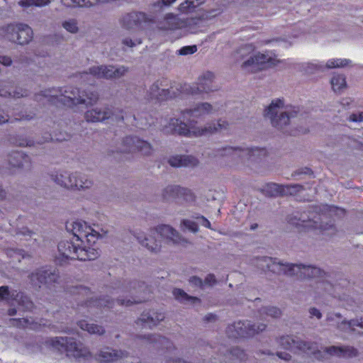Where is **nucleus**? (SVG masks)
Segmentation results:
<instances>
[{
	"label": "nucleus",
	"instance_id": "f257e3e1",
	"mask_svg": "<svg viewBox=\"0 0 363 363\" xmlns=\"http://www.w3.org/2000/svg\"><path fill=\"white\" fill-rule=\"evenodd\" d=\"M217 106H213L208 103L196 104L194 108L182 111V118L186 123L178 118H170L167 124L164 125L163 131L167 134H178L185 137H199L227 129L228 123L219 120L216 123L209 124L203 128L196 125L198 120L206 116L216 114Z\"/></svg>",
	"mask_w": 363,
	"mask_h": 363
},
{
	"label": "nucleus",
	"instance_id": "f03ea898",
	"mask_svg": "<svg viewBox=\"0 0 363 363\" xmlns=\"http://www.w3.org/2000/svg\"><path fill=\"white\" fill-rule=\"evenodd\" d=\"M260 262L259 267L262 269L265 268L274 272L284 273L289 276H296L300 279H318L316 284L318 289H323L328 291L333 296H336L333 293L330 291L333 286L323 279V277L325 275V272L321 271L320 268L310 266L295 264L289 263L277 262L271 257H264L259 259Z\"/></svg>",
	"mask_w": 363,
	"mask_h": 363
},
{
	"label": "nucleus",
	"instance_id": "7ed1b4c3",
	"mask_svg": "<svg viewBox=\"0 0 363 363\" xmlns=\"http://www.w3.org/2000/svg\"><path fill=\"white\" fill-rule=\"evenodd\" d=\"M41 96L45 101L50 104L57 105L60 103L68 106L82 104H92L98 99L96 93L82 94L78 89L73 86H67L64 90L45 91Z\"/></svg>",
	"mask_w": 363,
	"mask_h": 363
},
{
	"label": "nucleus",
	"instance_id": "20e7f679",
	"mask_svg": "<svg viewBox=\"0 0 363 363\" xmlns=\"http://www.w3.org/2000/svg\"><path fill=\"white\" fill-rule=\"evenodd\" d=\"M281 346L286 350H292L298 348L303 350H308V352L314 354L315 357L320 359L328 358L329 356L336 355L340 357H352L357 354V350L352 347H335L324 348L323 351L315 352L308 343L295 340L291 336L281 337L279 340Z\"/></svg>",
	"mask_w": 363,
	"mask_h": 363
},
{
	"label": "nucleus",
	"instance_id": "39448f33",
	"mask_svg": "<svg viewBox=\"0 0 363 363\" xmlns=\"http://www.w3.org/2000/svg\"><path fill=\"white\" fill-rule=\"evenodd\" d=\"M345 215L344 209L338 208L337 206L323 205L320 207L319 220L320 223H318V220H315V216H312L308 218V220H305V216L302 215L301 218H297L296 216L290 218L289 223L291 225L297 227L309 228H314L320 229L323 235H330L335 230L333 224L323 223V220L328 217H341Z\"/></svg>",
	"mask_w": 363,
	"mask_h": 363
},
{
	"label": "nucleus",
	"instance_id": "423d86ee",
	"mask_svg": "<svg viewBox=\"0 0 363 363\" xmlns=\"http://www.w3.org/2000/svg\"><path fill=\"white\" fill-rule=\"evenodd\" d=\"M298 108L289 106H284L281 99L273 100L264 111V116L271 121L272 125L277 129L286 133L294 134L287 130V126L293 123L297 116Z\"/></svg>",
	"mask_w": 363,
	"mask_h": 363
},
{
	"label": "nucleus",
	"instance_id": "0eeeda50",
	"mask_svg": "<svg viewBox=\"0 0 363 363\" xmlns=\"http://www.w3.org/2000/svg\"><path fill=\"white\" fill-rule=\"evenodd\" d=\"M155 235H160L161 238L167 242L177 243L180 240L179 233L168 225H161L150 230V235L147 237L141 232H135L134 236L138 242L151 252H157L160 250L161 240H157Z\"/></svg>",
	"mask_w": 363,
	"mask_h": 363
},
{
	"label": "nucleus",
	"instance_id": "6e6552de",
	"mask_svg": "<svg viewBox=\"0 0 363 363\" xmlns=\"http://www.w3.org/2000/svg\"><path fill=\"white\" fill-rule=\"evenodd\" d=\"M267 150L264 148L226 147L219 149L216 156L226 157L230 162L248 163L257 162L265 157Z\"/></svg>",
	"mask_w": 363,
	"mask_h": 363
},
{
	"label": "nucleus",
	"instance_id": "1a4fd4ad",
	"mask_svg": "<svg viewBox=\"0 0 363 363\" xmlns=\"http://www.w3.org/2000/svg\"><path fill=\"white\" fill-rule=\"evenodd\" d=\"M53 348L72 357L79 363H85L91 358V353L82 344H78L72 337H56L50 340Z\"/></svg>",
	"mask_w": 363,
	"mask_h": 363
},
{
	"label": "nucleus",
	"instance_id": "9d476101",
	"mask_svg": "<svg viewBox=\"0 0 363 363\" xmlns=\"http://www.w3.org/2000/svg\"><path fill=\"white\" fill-rule=\"evenodd\" d=\"M58 250L60 254L67 258L71 259L79 260H92L99 256L97 250L91 247H79L72 241H61L58 245Z\"/></svg>",
	"mask_w": 363,
	"mask_h": 363
},
{
	"label": "nucleus",
	"instance_id": "9b49d317",
	"mask_svg": "<svg viewBox=\"0 0 363 363\" xmlns=\"http://www.w3.org/2000/svg\"><path fill=\"white\" fill-rule=\"evenodd\" d=\"M70 294L73 296V298L77 302L78 305H79V303L82 306L84 304L85 306L89 308V311L91 310L92 307L111 308L113 305V301H111L108 298H100L99 300L93 299L91 291L88 288L82 286L72 287L70 289Z\"/></svg>",
	"mask_w": 363,
	"mask_h": 363
},
{
	"label": "nucleus",
	"instance_id": "f8f14e48",
	"mask_svg": "<svg viewBox=\"0 0 363 363\" xmlns=\"http://www.w3.org/2000/svg\"><path fill=\"white\" fill-rule=\"evenodd\" d=\"M52 177L55 183L67 189L89 188L91 184V181L88 179L86 175L79 173L70 174L66 171H61Z\"/></svg>",
	"mask_w": 363,
	"mask_h": 363
},
{
	"label": "nucleus",
	"instance_id": "ddd939ff",
	"mask_svg": "<svg viewBox=\"0 0 363 363\" xmlns=\"http://www.w3.org/2000/svg\"><path fill=\"white\" fill-rule=\"evenodd\" d=\"M266 325L260 323L257 325L251 324L248 320L238 321L227 328L226 333L229 337L238 338L252 336L265 329Z\"/></svg>",
	"mask_w": 363,
	"mask_h": 363
},
{
	"label": "nucleus",
	"instance_id": "4468645a",
	"mask_svg": "<svg viewBox=\"0 0 363 363\" xmlns=\"http://www.w3.org/2000/svg\"><path fill=\"white\" fill-rule=\"evenodd\" d=\"M352 65V61L345 58L330 59L325 64L323 62L313 61L303 62L298 65V69L306 74H312L316 71H323L325 67L328 69L341 68Z\"/></svg>",
	"mask_w": 363,
	"mask_h": 363
},
{
	"label": "nucleus",
	"instance_id": "2eb2a0df",
	"mask_svg": "<svg viewBox=\"0 0 363 363\" xmlns=\"http://www.w3.org/2000/svg\"><path fill=\"white\" fill-rule=\"evenodd\" d=\"M6 37L10 41L23 45L31 40L33 38V30L31 28L26 24H11L6 28Z\"/></svg>",
	"mask_w": 363,
	"mask_h": 363
},
{
	"label": "nucleus",
	"instance_id": "dca6fc26",
	"mask_svg": "<svg viewBox=\"0 0 363 363\" xmlns=\"http://www.w3.org/2000/svg\"><path fill=\"white\" fill-rule=\"evenodd\" d=\"M72 230L77 241L84 242L86 240L89 245L95 243L99 236L97 231L83 220L74 221L72 223Z\"/></svg>",
	"mask_w": 363,
	"mask_h": 363
},
{
	"label": "nucleus",
	"instance_id": "f3484780",
	"mask_svg": "<svg viewBox=\"0 0 363 363\" xmlns=\"http://www.w3.org/2000/svg\"><path fill=\"white\" fill-rule=\"evenodd\" d=\"M274 60L269 55V52L257 53L250 56L245 60L241 67L242 69L247 72H255L262 69L267 66L274 65Z\"/></svg>",
	"mask_w": 363,
	"mask_h": 363
},
{
	"label": "nucleus",
	"instance_id": "a211bd4d",
	"mask_svg": "<svg viewBox=\"0 0 363 363\" xmlns=\"http://www.w3.org/2000/svg\"><path fill=\"white\" fill-rule=\"evenodd\" d=\"M128 69L124 66L115 67L113 66H96L90 68V74L97 79L119 78L125 74Z\"/></svg>",
	"mask_w": 363,
	"mask_h": 363
},
{
	"label": "nucleus",
	"instance_id": "6ab92c4d",
	"mask_svg": "<svg viewBox=\"0 0 363 363\" xmlns=\"http://www.w3.org/2000/svg\"><path fill=\"white\" fill-rule=\"evenodd\" d=\"M121 152H140L143 155H149L152 152V146L145 140L137 137H126L123 140Z\"/></svg>",
	"mask_w": 363,
	"mask_h": 363
},
{
	"label": "nucleus",
	"instance_id": "aec40b11",
	"mask_svg": "<svg viewBox=\"0 0 363 363\" xmlns=\"http://www.w3.org/2000/svg\"><path fill=\"white\" fill-rule=\"evenodd\" d=\"M150 21L149 18L142 12H132L124 15L121 20L122 26L127 30L143 28V24Z\"/></svg>",
	"mask_w": 363,
	"mask_h": 363
},
{
	"label": "nucleus",
	"instance_id": "412c9836",
	"mask_svg": "<svg viewBox=\"0 0 363 363\" xmlns=\"http://www.w3.org/2000/svg\"><path fill=\"white\" fill-rule=\"evenodd\" d=\"M10 298L15 300L18 305L22 306L26 310H30L33 308V303L23 293L16 291H10L6 286H0V300Z\"/></svg>",
	"mask_w": 363,
	"mask_h": 363
},
{
	"label": "nucleus",
	"instance_id": "4be33fe9",
	"mask_svg": "<svg viewBox=\"0 0 363 363\" xmlns=\"http://www.w3.org/2000/svg\"><path fill=\"white\" fill-rule=\"evenodd\" d=\"M57 275L50 270L43 269L33 272L30 276L31 284L35 286L41 287L43 284H50L55 281Z\"/></svg>",
	"mask_w": 363,
	"mask_h": 363
},
{
	"label": "nucleus",
	"instance_id": "5701e85b",
	"mask_svg": "<svg viewBox=\"0 0 363 363\" xmlns=\"http://www.w3.org/2000/svg\"><path fill=\"white\" fill-rule=\"evenodd\" d=\"M168 162L174 167H194L198 164L199 161L191 155H176L170 157Z\"/></svg>",
	"mask_w": 363,
	"mask_h": 363
},
{
	"label": "nucleus",
	"instance_id": "b1692460",
	"mask_svg": "<svg viewBox=\"0 0 363 363\" xmlns=\"http://www.w3.org/2000/svg\"><path fill=\"white\" fill-rule=\"evenodd\" d=\"M214 75L211 72L203 73L198 79L196 90L191 88V94H196L201 92H208L214 90L213 86Z\"/></svg>",
	"mask_w": 363,
	"mask_h": 363
},
{
	"label": "nucleus",
	"instance_id": "393cba45",
	"mask_svg": "<svg viewBox=\"0 0 363 363\" xmlns=\"http://www.w3.org/2000/svg\"><path fill=\"white\" fill-rule=\"evenodd\" d=\"M186 23L182 21L177 16L168 13L159 24L160 29L164 30H174L184 28Z\"/></svg>",
	"mask_w": 363,
	"mask_h": 363
},
{
	"label": "nucleus",
	"instance_id": "a878e982",
	"mask_svg": "<svg viewBox=\"0 0 363 363\" xmlns=\"http://www.w3.org/2000/svg\"><path fill=\"white\" fill-rule=\"evenodd\" d=\"M111 111L107 108H95L89 110L85 113V118L89 122H101L106 119L112 118Z\"/></svg>",
	"mask_w": 363,
	"mask_h": 363
},
{
	"label": "nucleus",
	"instance_id": "bb28decb",
	"mask_svg": "<svg viewBox=\"0 0 363 363\" xmlns=\"http://www.w3.org/2000/svg\"><path fill=\"white\" fill-rule=\"evenodd\" d=\"M126 356L127 353L125 352L116 351L110 347H106L101 350L98 359L99 361L104 362H113Z\"/></svg>",
	"mask_w": 363,
	"mask_h": 363
},
{
	"label": "nucleus",
	"instance_id": "cd10ccee",
	"mask_svg": "<svg viewBox=\"0 0 363 363\" xmlns=\"http://www.w3.org/2000/svg\"><path fill=\"white\" fill-rule=\"evenodd\" d=\"M165 197H179L186 196L184 199L188 200V196L191 197L190 190L177 185L168 186L164 190Z\"/></svg>",
	"mask_w": 363,
	"mask_h": 363
},
{
	"label": "nucleus",
	"instance_id": "c85d7f7f",
	"mask_svg": "<svg viewBox=\"0 0 363 363\" xmlns=\"http://www.w3.org/2000/svg\"><path fill=\"white\" fill-rule=\"evenodd\" d=\"M160 84L158 81L151 86L148 91V97L150 99L164 100L168 97L169 90L166 89H160Z\"/></svg>",
	"mask_w": 363,
	"mask_h": 363
},
{
	"label": "nucleus",
	"instance_id": "c756f323",
	"mask_svg": "<svg viewBox=\"0 0 363 363\" xmlns=\"http://www.w3.org/2000/svg\"><path fill=\"white\" fill-rule=\"evenodd\" d=\"M29 162V157L21 152H14L9 156V163L13 167H24Z\"/></svg>",
	"mask_w": 363,
	"mask_h": 363
},
{
	"label": "nucleus",
	"instance_id": "7c9ffc66",
	"mask_svg": "<svg viewBox=\"0 0 363 363\" xmlns=\"http://www.w3.org/2000/svg\"><path fill=\"white\" fill-rule=\"evenodd\" d=\"M333 90L335 93H340L347 86L346 78L344 74H333L330 79Z\"/></svg>",
	"mask_w": 363,
	"mask_h": 363
},
{
	"label": "nucleus",
	"instance_id": "2f4dec72",
	"mask_svg": "<svg viewBox=\"0 0 363 363\" xmlns=\"http://www.w3.org/2000/svg\"><path fill=\"white\" fill-rule=\"evenodd\" d=\"M164 318V315L162 313H143L141 315V321L143 322L145 325L149 326V328H152V326L156 325L160 321L163 320Z\"/></svg>",
	"mask_w": 363,
	"mask_h": 363
},
{
	"label": "nucleus",
	"instance_id": "473e14b6",
	"mask_svg": "<svg viewBox=\"0 0 363 363\" xmlns=\"http://www.w3.org/2000/svg\"><path fill=\"white\" fill-rule=\"evenodd\" d=\"M79 328L85 331H87L90 334H103L104 330L100 325L90 323L86 320H80L78 323Z\"/></svg>",
	"mask_w": 363,
	"mask_h": 363
},
{
	"label": "nucleus",
	"instance_id": "72a5a7b5",
	"mask_svg": "<svg viewBox=\"0 0 363 363\" xmlns=\"http://www.w3.org/2000/svg\"><path fill=\"white\" fill-rule=\"evenodd\" d=\"M13 87L8 86L6 89L0 88V96H12L13 98H20L27 96V91L21 88H16L15 90H12Z\"/></svg>",
	"mask_w": 363,
	"mask_h": 363
},
{
	"label": "nucleus",
	"instance_id": "f704fd0d",
	"mask_svg": "<svg viewBox=\"0 0 363 363\" xmlns=\"http://www.w3.org/2000/svg\"><path fill=\"white\" fill-rule=\"evenodd\" d=\"M204 1L205 0H186L179 6L178 9L181 13H189Z\"/></svg>",
	"mask_w": 363,
	"mask_h": 363
},
{
	"label": "nucleus",
	"instance_id": "c9c22d12",
	"mask_svg": "<svg viewBox=\"0 0 363 363\" xmlns=\"http://www.w3.org/2000/svg\"><path fill=\"white\" fill-rule=\"evenodd\" d=\"M51 0H20L18 4L23 8L43 7L50 4Z\"/></svg>",
	"mask_w": 363,
	"mask_h": 363
},
{
	"label": "nucleus",
	"instance_id": "e433bc0d",
	"mask_svg": "<svg viewBox=\"0 0 363 363\" xmlns=\"http://www.w3.org/2000/svg\"><path fill=\"white\" fill-rule=\"evenodd\" d=\"M149 342L151 343H155L159 347L162 349H170L172 343L164 337L160 335H151L149 337Z\"/></svg>",
	"mask_w": 363,
	"mask_h": 363
},
{
	"label": "nucleus",
	"instance_id": "4c0bfd02",
	"mask_svg": "<svg viewBox=\"0 0 363 363\" xmlns=\"http://www.w3.org/2000/svg\"><path fill=\"white\" fill-rule=\"evenodd\" d=\"M254 50L252 45L247 44L241 47L235 54V58L237 62L245 60V58L250 55Z\"/></svg>",
	"mask_w": 363,
	"mask_h": 363
},
{
	"label": "nucleus",
	"instance_id": "58836bf2",
	"mask_svg": "<svg viewBox=\"0 0 363 363\" xmlns=\"http://www.w3.org/2000/svg\"><path fill=\"white\" fill-rule=\"evenodd\" d=\"M173 294L176 299L184 302V301H192L195 303L199 301V299L196 297L189 296L187 294H186L183 290L179 289H175L173 291Z\"/></svg>",
	"mask_w": 363,
	"mask_h": 363
},
{
	"label": "nucleus",
	"instance_id": "ea45409f",
	"mask_svg": "<svg viewBox=\"0 0 363 363\" xmlns=\"http://www.w3.org/2000/svg\"><path fill=\"white\" fill-rule=\"evenodd\" d=\"M354 326H358L363 329V318L351 320L350 321H342L340 325V328L349 330L350 331L354 330Z\"/></svg>",
	"mask_w": 363,
	"mask_h": 363
},
{
	"label": "nucleus",
	"instance_id": "a19ab883",
	"mask_svg": "<svg viewBox=\"0 0 363 363\" xmlns=\"http://www.w3.org/2000/svg\"><path fill=\"white\" fill-rule=\"evenodd\" d=\"M182 230H188L192 233L198 231V223L189 219H184L181 223Z\"/></svg>",
	"mask_w": 363,
	"mask_h": 363
},
{
	"label": "nucleus",
	"instance_id": "79ce46f5",
	"mask_svg": "<svg viewBox=\"0 0 363 363\" xmlns=\"http://www.w3.org/2000/svg\"><path fill=\"white\" fill-rule=\"evenodd\" d=\"M62 27L71 33H76L78 31L77 21L75 19H68L62 23Z\"/></svg>",
	"mask_w": 363,
	"mask_h": 363
},
{
	"label": "nucleus",
	"instance_id": "37998d69",
	"mask_svg": "<svg viewBox=\"0 0 363 363\" xmlns=\"http://www.w3.org/2000/svg\"><path fill=\"white\" fill-rule=\"evenodd\" d=\"M262 313H265L267 315H269L272 318H277L281 314V311L274 306L264 307L261 309Z\"/></svg>",
	"mask_w": 363,
	"mask_h": 363
},
{
	"label": "nucleus",
	"instance_id": "c03bdc74",
	"mask_svg": "<svg viewBox=\"0 0 363 363\" xmlns=\"http://www.w3.org/2000/svg\"><path fill=\"white\" fill-rule=\"evenodd\" d=\"M197 51V47L196 45L184 46L177 50V53L180 55H187L194 54Z\"/></svg>",
	"mask_w": 363,
	"mask_h": 363
},
{
	"label": "nucleus",
	"instance_id": "a18cd8bd",
	"mask_svg": "<svg viewBox=\"0 0 363 363\" xmlns=\"http://www.w3.org/2000/svg\"><path fill=\"white\" fill-rule=\"evenodd\" d=\"M141 43H142V41L140 39H136L135 40H133L132 39L125 38L123 40V45H125L129 48H132L137 45H140Z\"/></svg>",
	"mask_w": 363,
	"mask_h": 363
},
{
	"label": "nucleus",
	"instance_id": "49530a36",
	"mask_svg": "<svg viewBox=\"0 0 363 363\" xmlns=\"http://www.w3.org/2000/svg\"><path fill=\"white\" fill-rule=\"evenodd\" d=\"M177 0H161L154 4L155 8L162 9L163 6H169L174 3Z\"/></svg>",
	"mask_w": 363,
	"mask_h": 363
},
{
	"label": "nucleus",
	"instance_id": "de8ad7c7",
	"mask_svg": "<svg viewBox=\"0 0 363 363\" xmlns=\"http://www.w3.org/2000/svg\"><path fill=\"white\" fill-rule=\"evenodd\" d=\"M196 218L198 220V222L201 225H203L204 227H206L207 228H211V223L205 217L201 216H197Z\"/></svg>",
	"mask_w": 363,
	"mask_h": 363
},
{
	"label": "nucleus",
	"instance_id": "09e8293b",
	"mask_svg": "<svg viewBox=\"0 0 363 363\" xmlns=\"http://www.w3.org/2000/svg\"><path fill=\"white\" fill-rule=\"evenodd\" d=\"M216 282L215 277L213 274H208L206 279L204 282H203V286L205 285L211 286Z\"/></svg>",
	"mask_w": 363,
	"mask_h": 363
},
{
	"label": "nucleus",
	"instance_id": "8fccbe9b",
	"mask_svg": "<svg viewBox=\"0 0 363 363\" xmlns=\"http://www.w3.org/2000/svg\"><path fill=\"white\" fill-rule=\"evenodd\" d=\"M189 282L191 284L196 286H202L203 287V281L202 280L196 277H193L189 279Z\"/></svg>",
	"mask_w": 363,
	"mask_h": 363
},
{
	"label": "nucleus",
	"instance_id": "3c124183",
	"mask_svg": "<svg viewBox=\"0 0 363 363\" xmlns=\"http://www.w3.org/2000/svg\"><path fill=\"white\" fill-rule=\"evenodd\" d=\"M11 60L10 57L6 56H0V65L7 67L11 65Z\"/></svg>",
	"mask_w": 363,
	"mask_h": 363
},
{
	"label": "nucleus",
	"instance_id": "603ef678",
	"mask_svg": "<svg viewBox=\"0 0 363 363\" xmlns=\"http://www.w3.org/2000/svg\"><path fill=\"white\" fill-rule=\"evenodd\" d=\"M350 120L353 122H361L363 121V114L362 113H353L350 116Z\"/></svg>",
	"mask_w": 363,
	"mask_h": 363
},
{
	"label": "nucleus",
	"instance_id": "864d4df0",
	"mask_svg": "<svg viewBox=\"0 0 363 363\" xmlns=\"http://www.w3.org/2000/svg\"><path fill=\"white\" fill-rule=\"evenodd\" d=\"M61 2L67 7H77V0H61Z\"/></svg>",
	"mask_w": 363,
	"mask_h": 363
},
{
	"label": "nucleus",
	"instance_id": "5fc2aeb1",
	"mask_svg": "<svg viewBox=\"0 0 363 363\" xmlns=\"http://www.w3.org/2000/svg\"><path fill=\"white\" fill-rule=\"evenodd\" d=\"M268 186L271 190H273L275 191L274 195L281 193V187L277 184H271Z\"/></svg>",
	"mask_w": 363,
	"mask_h": 363
},
{
	"label": "nucleus",
	"instance_id": "6e6d98bb",
	"mask_svg": "<svg viewBox=\"0 0 363 363\" xmlns=\"http://www.w3.org/2000/svg\"><path fill=\"white\" fill-rule=\"evenodd\" d=\"M16 144L19 146H31L33 145V142L27 139H23L16 142Z\"/></svg>",
	"mask_w": 363,
	"mask_h": 363
},
{
	"label": "nucleus",
	"instance_id": "4d7b16f0",
	"mask_svg": "<svg viewBox=\"0 0 363 363\" xmlns=\"http://www.w3.org/2000/svg\"><path fill=\"white\" fill-rule=\"evenodd\" d=\"M9 120V116L7 113H5L0 111V124L8 122Z\"/></svg>",
	"mask_w": 363,
	"mask_h": 363
},
{
	"label": "nucleus",
	"instance_id": "13d9d810",
	"mask_svg": "<svg viewBox=\"0 0 363 363\" xmlns=\"http://www.w3.org/2000/svg\"><path fill=\"white\" fill-rule=\"evenodd\" d=\"M310 314L312 316H315L318 319L321 318V313L318 309L314 308L310 310Z\"/></svg>",
	"mask_w": 363,
	"mask_h": 363
},
{
	"label": "nucleus",
	"instance_id": "bf43d9fd",
	"mask_svg": "<svg viewBox=\"0 0 363 363\" xmlns=\"http://www.w3.org/2000/svg\"><path fill=\"white\" fill-rule=\"evenodd\" d=\"M142 300H140V301H131L130 300L127 301L126 302H125L124 300H118V302L121 304V305H130L132 304L133 303H139V302H141Z\"/></svg>",
	"mask_w": 363,
	"mask_h": 363
},
{
	"label": "nucleus",
	"instance_id": "052dcab7",
	"mask_svg": "<svg viewBox=\"0 0 363 363\" xmlns=\"http://www.w3.org/2000/svg\"><path fill=\"white\" fill-rule=\"evenodd\" d=\"M13 322L19 323L21 325H23V326L28 325V320H26V319L13 320Z\"/></svg>",
	"mask_w": 363,
	"mask_h": 363
},
{
	"label": "nucleus",
	"instance_id": "680f3d73",
	"mask_svg": "<svg viewBox=\"0 0 363 363\" xmlns=\"http://www.w3.org/2000/svg\"><path fill=\"white\" fill-rule=\"evenodd\" d=\"M32 118V116H29L28 115H19L16 117H15L16 120H21V119H26V120H30Z\"/></svg>",
	"mask_w": 363,
	"mask_h": 363
},
{
	"label": "nucleus",
	"instance_id": "e2e57ef3",
	"mask_svg": "<svg viewBox=\"0 0 363 363\" xmlns=\"http://www.w3.org/2000/svg\"><path fill=\"white\" fill-rule=\"evenodd\" d=\"M279 357L281 359H289L290 358V355L288 354V353H279L278 354Z\"/></svg>",
	"mask_w": 363,
	"mask_h": 363
},
{
	"label": "nucleus",
	"instance_id": "0e129e2a",
	"mask_svg": "<svg viewBox=\"0 0 363 363\" xmlns=\"http://www.w3.org/2000/svg\"><path fill=\"white\" fill-rule=\"evenodd\" d=\"M6 197V191L0 186V200Z\"/></svg>",
	"mask_w": 363,
	"mask_h": 363
},
{
	"label": "nucleus",
	"instance_id": "69168bd1",
	"mask_svg": "<svg viewBox=\"0 0 363 363\" xmlns=\"http://www.w3.org/2000/svg\"><path fill=\"white\" fill-rule=\"evenodd\" d=\"M218 13H220V11L218 10H215V11H213L212 13L210 14V16H216V15H218Z\"/></svg>",
	"mask_w": 363,
	"mask_h": 363
},
{
	"label": "nucleus",
	"instance_id": "338daca9",
	"mask_svg": "<svg viewBox=\"0 0 363 363\" xmlns=\"http://www.w3.org/2000/svg\"><path fill=\"white\" fill-rule=\"evenodd\" d=\"M16 309H14V308H13V309H10V310L9 311V314L10 315H14L16 314Z\"/></svg>",
	"mask_w": 363,
	"mask_h": 363
},
{
	"label": "nucleus",
	"instance_id": "774afa93",
	"mask_svg": "<svg viewBox=\"0 0 363 363\" xmlns=\"http://www.w3.org/2000/svg\"><path fill=\"white\" fill-rule=\"evenodd\" d=\"M214 317H215V315H213V314H208V315H207L206 316V320H211V319L214 318Z\"/></svg>",
	"mask_w": 363,
	"mask_h": 363
}]
</instances>
